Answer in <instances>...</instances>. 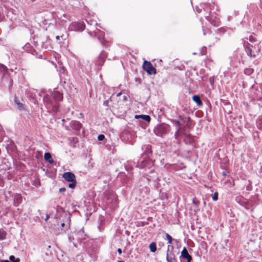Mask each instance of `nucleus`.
<instances>
[{
	"label": "nucleus",
	"instance_id": "1",
	"mask_svg": "<svg viewBox=\"0 0 262 262\" xmlns=\"http://www.w3.org/2000/svg\"><path fill=\"white\" fill-rule=\"evenodd\" d=\"M44 104L49 112H57L59 110L58 104L54 100L51 95H46L43 97Z\"/></svg>",
	"mask_w": 262,
	"mask_h": 262
},
{
	"label": "nucleus",
	"instance_id": "2",
	"mask_svg": "<svg viewBox=\"0 0 262 262\" xmlns=\"http://www.w3.org/2000/svg\"><path fill=\"white\" fill-rule=\"evenodd\" d=\"M170 129L169 125L161 124L155 127L154 131L155 134L158 136L162 137L167 134Z\"/></svg>",
	"mask_w": 262,
	"mask_h": 262
},
{
	"label": "nucleus",
	"instance_id": "3",
	"mask_svg": "<svg viewBox=\"0 0 262 262\" xmlns=\"http://www.w3.org/2000/svg\"><path fill=\"white\" fill-rule=\"evenodd\" d=\"M171 122L177 128V130L174 134L175 139L178 141V142H180L181 139L182 135L184 134V130H185V129L181 126L179 121L172 120Z\"/></svg>",
	"mask_w": 262,
	"mask_h": 262
},
{
	"label": "nucleus",
	"instance_id": "4",
	"mask_svg": "<svg viewBox=\"0 0 262 262\" xmlns=\"http://www.w3.org/2000/svg\"><path fill=\"white\" fill-rule=\"evenodd\" d=\"M245 51L249 56L255 58L256 54H258L260 52V49L258 45L253 46L248 44V46L245 47Z\"/></svg>",
	"mask_w": 262,
	"mask_h": 262
},
{
	"label": "nucleus",
	"instance_id": "5",
	"mask_svg": "<svg viewBox=\"0 0 262 262\" xmlns=\"http://www.w3.org/2000/svg\"><path fill=\"white\" fill-rule=\"evenodd\" d=\"M81 127V124L78 121H72L69 125H65V128L67 130H74L79 131Z\"/></svg>",
	"mask_w": 262,
	"mask_h": 262
},
{
	"label": "nucleus",
	"instance_id": "6",
	"mask_svg": "<svg viewBox=\"0 0 262 262\" xmlns=\"http://www.w3.org/2000/svg\"><path fill=\"white\" fill-rule=\"evenodd\" d=\"M143 68L149 74H155L156 73V69L152 66V64L150 62L145 61L143 64Z\"/></svg>",
	"mask_w": 262,
	"mask_h": 262
},
{
	"label": "nucleus",
	"instance_id": "7",
	"mask_svg": "<svg viewBox=\"0 0 262 262\" xmlns=\"http://www.w3.org/2000/svg\"><path fill=\"white\" fill-rule=\"evenodd\" d=\"M180 258H181V260H183V259H186L187 262H190L192 260L191 256L189 254L187 249L186 248H184L181 252V255L180 256Z\"/></svg>",
	"mask_w": 262,
	"mask_h": 262
},
{
	"label": "nucleus",
	"instance_id": "8",
	"mask_svg": "<svg viewBox=\"0 0 262 262\" xmlns=\"http://www.w3.org/2000/svg\"><path fill=\"white\" fill-rule=\"evenodd\" d=\"M166 260L167 262H177L175 257V255L171 250L169 251V246H168V249L166 254Z\"/></svg>",
	"mask_w": 262,
	"mask_h": 262
},
{
	"label": "nucleus",
	"instance_id": "9",
	"mask_svg": "<svg viewBox=\"0 0 262 262\" xmlns=\"http://www.w3.org/2000/svg\"><path fill=\"white\" fill-rule=\"evenodd\" d=\"M183 135L184 136V141L186 144H192L194 142V137L190 134H185V130H184V134Z\"/></svg>",
	"mask_w": 262,
	"mask_h": 262
},
{
	"label": "nucleus",
	"instance_id": "10",
	"mask_svg": "<svg viewBox=\"0 0 262 262\" xmlns=\"http://www.w3.org/2000/svg\"><path fill=\"white\" fill-rule=\"evenodd\" d=\"M62 177L68 182L74 181L76 180L74 174L71 172H64Z\"/></svg>",
	"mask_w": 262,
	"mask_h": 262
},
{
	"label": "nucleus",
	"instance_id": "11",
	"mask_svg": "<svg viewBox=\"0 0 262 262\" xmlns=\"http://www.w3.org/2000/svg\"><path fill=\"white\" fill-rule=\"evenodd\" d=\"M52 98L56 102L62 101L63 99L62 95L57 91H54L51 94Z\"/></svg>",
	"mask_w": 262,
	"mask_h": 262
},
{
	"label": "nucleus",
	"instance_id": "12",
	"mask_svg": "<svg viewBox=\"0 0 262 262\" xmlns=\"http://www.w3.org/2000/svg\"><path fill=\"white\" fill-rule=\"evenodd\" d=\"M106 57V55L104 52H101L96 61V64L99 66H101L104 63Z\"/></svg>",
	"mask_w": 262,
	"mask_h": 262
},
{
	"label": "nucleus",
	"instance_id": "13",
	"mask_svg": "<svg viewBox=\"0 0 262 262\" xmlns=\"http://www.w3.org/2000/svg\"><path fill=\"white\" fill-rule=\"evenodd\" d=\"M95 35L97 36L99 39L100 40L102 45L103 46H107V41L104 40L103 39H101L100 36H102L104 35V32L100 31V30H96L94 31Z\"/></svg>",
	"mask_w": 262,
	"mask_h": 262
},
{
	"label": "nucleus",
	"instance_id": "14",
	"mask_svg": "<svg viewBox=\"0 0 262 262\" xmlns=\"http://www.w3.org/2000/svg\"><path fill=\"white\" fill-rule=\"evenodd\" d=\"M84 26L82 22L75 23L73 25L74 30L76 31H83L84 29Z\"/></svg>",
	"mask_w": 262,
	"mask_h": 262
},
{
	"label": "nucleus",
	"instance_id": "15",
	"mask_svg": "<svg viewBox=\"0 0 262 262\" xmlns=\"http://www.w3.org/2000/svg\"><path fill=\"white\" fill-rule=\"evenodd\" d=\"M149 163L150 161L148 160H144L140 162V163H139V166L141 168H146V167H149Z\"/></svg>",
	"mask_w": 262,
	"mask_h": 262
},
{
	"label": "nucleus",
	"instance_id": "16",
	"mask_svg": "<svg viewBox=\"0 0 262 262\" xmlns=\"http://www.w3.org/2000/svg\"><path fill=\"white\" fill-rule=\"evenodd\" d=\"M45 160L48 161L50 164L54 163V160L52 157V156L49 152H46L44 155Z\"/></svg>",
	"mask_w": 262,
	"mask_h": 262
},
{
	"label": "nucleus",
	"instance_id": "17",
	"mask_svg": "<svg viewBox=\"0 0 262 262\" xmlns=\"http://www.w3.org/2000/svg\"><path fill=\"white\" fill-rule=\"evenodd\" d=\"M135 118L139 119L141 118L143 119L144 120H145L147 122H149L150 120V117L148 115H136Z\"/></svg>",
	"mask_w": 262,
	"mask_h": 262
},
{
	"label": "nucleus",
	"instance_id": "18",
	"mask_svg": "<svg viewBox=\"0 0 262 262\" xmlns=\"http://www.w3.org/2000/svg\"><path fill=\"white\" fill-rule=\"evenodd\" d=\"M21 197L19 194H16L14 197V204L18 206L21 202Z\"/></svg>",
	"mask_w": 262,
	"mask_h": 262
},
{
	"label": "nucleus",
	"instance_id": "19",
	"mask_svg": "<svg viewBox=\"0 0 262 262\" xmlns=\"http://www.w3.org/2000/svg\"><path fill=\"white\" fill-rule=\"evenodd\" d=\"M193 100L198 105H202V102L201 100V99L199 96L194 95L192 97Z\"/></svg>",
	"mask_w": 262,
	"mask_h": 262
},
{
	"label": "nucleus",
	"instance_id": "20",
	"mask_svg": "<svg viewBox=\"0 0 262 262\" xmlns=\"http://www.w3.org/2000/svg\"><path fill=\"white\" fill-rule=\"evenodd\" d=\"M149 249L151 252H155L157 250L156 244L155 242H152L149 244Z\"/></svg>",
	"mask_w": 262,
	"mask_h": 262
},
{
	"label": "nucleus",
	"instance_id": "21",
	"mask_svg": "<svg viewBox=\"0 0 262 262\" xmlns=\"http://www.w3.org/2000/svg\"><path fill=\"white\" fill-rule=\"evenodd\" d=\"M15 102L17 105V108L20 110H23L24 108V104L18 101L16 97H15Z\"/></svg>",
	"mask_w": 262,
	"mask_h": 262
},
{
	"label": "nucleus",
	"instance_id": "22",
	"mask_svg": "<svg viewBox=\"0 0 262 262\" xmlns=\"http://www.w3.org/2000/svg\"><path fill=\"white\" fill-rule=\"evenodd\" d=\"M181 120L183 121L184 123L186 124V125H189L190 122L191 121L190 119L188 117H180Z\"/></svg>",
	"mask_w": 262,
	"mask_h": 262
},
{
	"label": "nucleus",
	"instance_id": "23",
	"mask_svg": "<svg viewBox=\"0 0 262 262\" xmlns=\"http://www.w3.org/2000/svg\"><path fill=\"white\" fill-rule=\"evenodd\" d=\"M254 72V70L252 68H246L244 70V73L246 75H250L252 74Z\"/></svg>",
	"mask_w": 262,
	"mask_h": 262
},
{
	"label": "nucleus",
	"instance_id": "24",
	"mask_svg": "<svg viewBox=\"0 0 262 262\" xmlns=\"http://www.w3.org/2000/svg\"><path fill=\"white\" fill-rule=\"evenodd\" d=\"M6 232L4 231H0V239L2 240L6 238Z\"/></svg>",
	"mask_w": 262,
	"mask_h": 262
},
{
	"label": "nucleus",
	"instance_id": "25",
	"mask_svg": "<svg viewBox=\"0 0 262 262\" xmlns=\"http://www.w3.org/2000/svg\"><path fill=\"white\" fill-rule=\"evenodd\" d=\"M166 238L167 239L168 244H170L172 243V238L168 233H166Z\"/></svg>",
	"mask_w": 262,
	"mask_h": 262
},
{
	"label": "nucleus",
	"instance_id": "26",
	"mask_svg": "<svg viewBox=\"0 0 262 262\" xmlns=\"http://www.w3.org/2000/svg\"><path fill=\"white\" fill-rule=\"evenodd\" d=\"M9 259L12 262H19L20 261L19 258H17L16 259L13 255H11L9 257Z\"/></svg>",
	"mask_w": 262,
	"mask_h": 262
},
{
	"label": "nucleus",
	"instance_id": "27",
	"mask_svg": "<svg viewBox=\"0 0 262 262\" xmlns=\"http://www.w3.org/2000/svg\"><path fill=\"white\" fill-rule=\"evenodd\" d=\"M207 19L210 21L211 24L215 26H218V21L217 20H216L215 19H210L209 18H207Z\"/></svg>",
	"mask_w": 262,
	"mask_h": 262
},
{
	"label": "nucleus",
	"instance_id": "28",
	"mask_svg": "<svg viewBox=\"0 0 262 262\" xmlns=\"http://www.w3.org/2000/svg\"><path fill=\"white\" fill-rule=\"evenodd\" d=\"M71 183L69 184V187L71 188H74L76 184V180H75L74 181H71Z\"/></svg>",
	"mask_w": 262,
	"mask_h": 262
},
{
	"label": "nucleus",
	"instance_id": "29",
	"mask_svg": "<svg viewBox=\"0 0 262 262\" xmlns=\"http://www.w3.org/2000/svg\"><path fill=\"white\" fill-rule=\"evenodd\" d=\"M211 196H212V199L213 201H216L217 200V199H218V193L217 192H215L214 193L212 194Z\"/></svg>",
	"mask_w": 262,
	"mask_h": 262
},
{
	"label": "nucleus",
	"instance_id": "30",
	"mask_svg": "<svg viewBox=\"0 0 262 262\" xmlns=\"http://www.w3.org/2000/svg\"><path fill=\"white\" fill-rule=\"evenodd\" d=\"M249 40V41L251 42H255L256 41V39L254 37V36H253L252 35H250L249 36V38H247Z\"/></svg>",
	"mask_w": 262,
	"mask_h": 262
},
{
	"label": "nucleus",
	"instance_id": "31",
	"mask_svg": "<svg viewBox=\"0 0 262 262\" xmlns=\"http://www.w3.org/2000/svg\"><path fill=\"white\" fill-rule=\"evenodd\" d=\"M209 80V82H210V84L212 86H213L214 83V77H210Z\"/></svg>",
	"mask_w": 262,
	"mask_h": 262
},
{
	"label": "nucleus",
	"instance_id": "32",
	"mask_svg": "<svg viewBox=\"0 0 262 262\" xmlns=\"http://www.w3.org/2000/svg\"><path fill=\"white\" fill-rule=\"evenodd\" d=\"M82 233V231H79V232H74L73 234V238H76L77 239H78V238L76 237L77 235L78 234H81Z\"/></svg>",
	"mask_w": 262,
	"mask_h": 262
},
{
	"label": "nucleus",
	"instance_id": "33",
	"mask_svg": "<svg viewBox=\"0 0 262 262\" xmlns=\"http://www.w3.org/2000/svg\"><path fill=\"white\" fill-rule=\"evenodd\" d=\"M105 137L103 135H99L98 137V139L99 141H102L104 139Z\"/></svg>",
	"mask_w": 262,
	"mask_h": 262
},
{
	"label": "nucleus",
	"instance_id": "34",
	"mask_svg": "<svg viewBox=\"0 0 262 262\" xmlns=\"http://www.w3.org/2000/svg\"><path fill=\"white\" fill-rule=\"evenodd\" d=\"M67 221H68V224L67 225V228H69V226H70V223H69V221H70V217H69V216H67Z\"/></svg>",
	"mask_w": 262,
	"mask_h": 262
},
{
	"label": "nucleus",
	"instance_id": "35",
	"mask_svg": "<svg viewBox=\"0 0 262 262\" xmlns=\"http://www.w3.org/2000/svg\"><path fill=\"white\" fill-rule=\"evenodd\" d=\"M228 185L229 187H231L233 186L234 184L232 182L230 181L229 184H228Z\"/></svg>",
	"mask_w": 262,
	"mask_h": 262
},
{
	"label": "nucleus",
	"instance_id": "36",
	"mask_svg": "<svg viewBox=\"0 0 262 262\" xmlns=\"http://www.w3.org/2000/svg\"><path fill=\"white\" fill-rule=\"evenodd\" d=\"M66 191V189L64 188H61L59 189V191L61 192H64Z\"/></svg>",
	"mask_w": 262,
	"mask_h": 262
},
{
	"label": "nucleus",
	"instance_id": "37",
	"mask_svg": "<svg viewBox=\"0 0 262 262\" xmlns=\"http://www.w3.org/2000/svg\"><path fill=\"white\" fill-rule=\"evenodd\" d=\"M117 251H118V252L120 254H121L122 253V250H121V248H118V250H117Z\"/></svg>",
	"mask_w": 262,
	"mask_h": 262
},
{
	"label": "nucleus",
	"instance_id": "38",
	"mask_svg": "<svg viewBox=\"0 0 262 262\" xmlns=\"http://www.w3.org/2000/svg\"><path fill=\"white\" fill-rule=\"evenodd\" d=\"M50 217V215L49 214H47L46 217L45 219V221H47Z\"/></svg>",
	"mask_w": 262,
	"mask_h": 262
},
{
	"label": "nucleus",
	"instance_id": "39",
	"mask_svg": "<svg viewBox=\"0 0 262 262\" xmlns=\"http://www.w3.org/2000/svg\"><path fill=\"white\" fill-rule=\"evenodd\" d=\"M0 262H9L8 260H1Z\"/></svg>",
	"mask_w": 262,
	"mask_h": 262
},
{
	"label": "nucleus",
	"instance_id": "40",
	"mask_svg": "<svg viewBox=\"0 0 262 262\" xmlns=\"http://www.w3.org/2000/svg\"><path fill=\"white\" fill-rule=\"evenodd\" d=\"M222 174H223V175L224 176H226V174H227V173H226V171H223V172H222Z\"/></svg>",
	"mask_w": 262,
	"mask_h": 262
},
{
	"label": "nucleus",
	"instance_id": "41",
	"mask_svg": "<svg viewBox=\"0 0 262 262\" xmlns=\"http://www.w3.org/2000/svg\"><path fill=\"white\" fill-rule=\"evenodd\" d=\"M259 172L262 174V166L260 167Z\"/></svg>",
	"mask_w": 262,
	"mask_h": 262
},
{
	"label": "nucleus",
	"instance_id": "42",
	"mask_svg": "<svg viewBox=\"0 0 262 262\" xmlns=\"http://www.w3.org/2000/svg\"><path fill=\"white\" fill-rule=\"evenodd\" d=\"M56 39L57 40L59 39V36H56Z\"/></svg>",
	"mask_w": 262,
	"mask_h": 262
},
{
	"label": "nucleus",
	"instance_id": "43",
	"mask_svg": "<svg viewBox=\"0 0 262 262\" xmlns=\"http://www.w3.org/2000/svg\"><path fill=\"white\" fill-rule=\"evenodd\" d=\"M64 225H65L64 223H61V226L62 227H63Z\"/></svg>",
	"mask_w": 262,
	"mask_h": 262
},
{
	"label": "nucleus",
	"instance_id": "44",
	"mask_svg": "<svg viewBox=\"0 0 262 262\" xmlns=\"http://www.w3.org/2000/svg\"><path fill=\"white\" fill-rule=\"evenodd\" d=\"M203 31H204V35H205L206 34V33L204 31V28L203 27Z\"/></svg>",
	"mask_w": 262,
	"mask_h": 262
},
{
	"label": "nucleus",
	"instance_id": "45",
	"mask_svg": "<svg viewBox=\"0 0 262 262\" xmlns=\"http://www.w3.org/2000/svg\"><path fill=\"white\" fill-rule=\"evenodd\" d=\"M120 95H121V93H119L117 94V96H120Z\"/></svg>",
	"mask_w": 262,
	"mask_h": 262
},
{
	"label": "nucleus",
	"instance_id": "46",
	"mask_svg": "<svg viewBox=\"0 0 262 262\" xmlns=\"http://www.w3.org/2000/svg\"><path fill=\"white\" fill-rule=\"evenodd\" d=\"M260 3H261V7L262 8V0H260Z\"/></svg>",
	"mask_w": 262,
	"mask_h": 262
},
{
	"label": "nucleus",
	"instance_id": "47",
	"mask_svg": "<svg viewBox=\"0 0 262 262\" xmlns=\"http://www.w3.org/2000/svg\"><path fill=\"white\" fill-rule=\"evenodd\" d=\"M202 50H206V48L205 47H204L202 48Z\"/></svg>",
	"mask_w": 262,
	"mask_h": 262
},
{
	"label": "nucleus",
	"instance_id": "48",
	"mask_svg": "<svg viewBox=\"0 0 262 262\" xmlns=\"http://www.w3.org/2000/svg\"><path fill=\"white\" fill-rule=\"evenodd\" d=\"M2 67H3V68L4 69H5V68H6V67H4L3 66H2Z\"/></svg>",
	"mask_w": 262,
	"mask_h": 262
},
{
	"label": "nucleus",
	"instance_id": "49",
	"mask_svg": "<svg viewBox=\"0 0 262 262\" xmlns=\"http://www.w3.org/2000/svg\"><path fill=\"white\" fill-rule=\"evenodd\" d=\"M197 12H200V11H199V9H198Z\"/></svg>",
	"mask_w": 262,
	"mask_h": 262
},
{
	"label": "nucleus",
	"instance_id": "50",
	"mask_svg": "<svg viewBox=\"0 0 262 262\" xmlns=\"http://www.w3.org/2000/svg\"><path fill=\"white\" fill-rule=\"evenodd\" d=\"M197 12H200V11H199V9H198Z\"/></svg>",
	"mask_w": 262,
	"mask_h": 262
},
{
	"label": "nucleus",
	"instance_id": "51",
	"mask_svg": "<svg viewBox=\"0 0 262 262\" xmlns=\"http://www.w3.org/2000/svg\"><path fill=\"white\" fill-rule=\"evenodd\" d=\"M62 122H64V119H62Z\"/></svg>",
	"mask_w": 262,
	"mask_h": 262
},
{
	"label": "nucleus",
	"instance_id": "52",
	"mask_svg": "<svg viewBox=\"0 0 262 262\" xmlns=\"http://www.w3.org/2000/svg\"><path fill=\"white\" fill-rule=\"evenodd\" d=\"M118 262H123L122 261H118Z\"/></svg>",
	"mask_w": 262,
	"mask_h": 262
}]
</instances>
